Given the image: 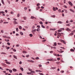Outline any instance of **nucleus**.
<instances>
[{
	"label": "nucleus",
	"instance_id": "obj_51",
	"mask_svg": "<svg viewBox=\"0 0 75 75\" xmlns=\"http://www.w3.org/2000/svg\"><path fill=\"white\" fill-rule=\"evenodd\" d=\"M13 20H14V21H16L17 20V19H15V18H13Z\"/></svg>",
	"mask_w": 75,
	"mask_h": 75
},
{
	"label": "nucleus",
	"instance_id": "obj_13",
	"mask_svg": "<svg viewBox=\"0 0 75 75\" xmlns=\"http://www.w3.org/2000/svg\"><path fill=\"white\" fill-rule=\"evenodd\" d=\"M6 64H10V62H6Z\"/></svg>",
	"mask_w": 75,
	"mask_h": 75
},
{
	"label": "nucleus",
	"instance_id": "obj_22",
	"mask_svg": "<svg viewBox=\"0 0 75 75\" xmlns=\"http://www.w3.org/2000/svg\"><path fill=\"white\" fill-rule=\"evenodd\" d=\"M9 40L8 39L7 40V39H6L5 40V41H6L7 42H9Z\"/></svg>",
	"mask_w": 75,
	"mask_h": 75
},
{
	"label": "nucleus",
	"instance_id": "obj_23",
	"mask_svg": "<svg viewBox=\"0 0 75 75\" xmlns=\"http://www.w3.org/2000/svg\"><path fill=\"white\" fill-rule=\"evenodd\" d=\"M70 51H73V52H74V49H71L70 50Z\"/></svg>",
	"mask_w": 75,
	"mask_h": 75
},
{
	"label": "nucleus",
	"instance_id": "obj_29",
	"mask_svg": "<svg viewBox=\"0 0 75 75\" xmlns=\"http://www.w3.org/2000/svg\"><path fill=\"white\" fill-rule=\"evenodd\" d=\"M41 26H42V28H45V27L43 25H41Z\"/></svg>",
	"mask_w": 75,
	"mask_h": 75
},
{
	"label": "nucleus",
	"instance_id": "obj_57",
	"mask_svg": "<svg viewBox=\"0 0 75 75\" xmlns=\"http://www.w3.org/2000/svg\"><path fill=\"white\" fill-rule=\"evenodd\" d=\"M19 64H22V62L21 61L19 63Z\"/></svg>",
	"mask_w": 75,
	"mask_h": 75
},
{
	"label": "nucleus",
	"instance_id": "obj_21",
	"mask_svg": "<svg viewBox=\"0 0 75 75\" xmlns=\"http://www.w3.org/2000/svg\"><path fill=\"white\" fill-rule=\"evenodd\" d=\"M27 74H28V75H31V72H28L27 73Z\"/></svg>",
	"mask_w": 75,
	"mask_h": 75
},
{
	"label": "nucleus",
	"instance_id": "obj_39",
	"mask_svg": "<svg viewBox=\"0 0 75 75\" xmlns=\"http://www.w3.org/2000/svg\"><path fill=\"white\" fill-rule=\"evenodd\" d=\"M39 5H40V4L39 3L37 4V6H39Z\"/></svg>",
	"mask_w": 75,
	"mask_h": 75
},
{
	"label": "nucleus",
	"instance_id": "obj_49",
	"mask_svg": "<svg viewBox=\"0 0 75 75\" xmlns=\"http://www.w3.org/2000/svg\"><path fill=\"white\" fill-rule=\"evenodd\" d=\"M58 32H61L62 31V30H58Z\"/></svg>",
	"mask_w": 75,
	"mask_h": 75
},
{
	"label": "nucleus",
	"instance_id": "obj_26",
	"mask_svg": "<svg viewBox=\"0 0 75 75\" xmlns=\"http://www.w3.org/2000/svg\"><path fill=\"white\" fill-rule=\"evenodd\" d=\"M20 69H21L22 71H23V67L21 68Z\"/></svg>",
	"mask_w": 75,
	"mask_h": 75
},
{
	"label": "nucleus",
	"instance_id": "obj_6",
	"mask_svg": "<svg viewBox=\"0 0 75 75\" xmlns=\"http://www.w3.org/2000/svg\"><path fill=\"white\" fill-rule=\"evenodd\" d=\"M31 18L32 19H33L34 18H35V19H36V18L34 17L33 16H32L31 17Z\"/></svg>",
	"mask_w": 75,
	"mask_h": 75
},
{
	"label": "nucleus",
	"instance_id": "obj_45",
	"mask_svg": "<svg viewBox=\"0 0 75 75\" xmlns=\"http://www.w3.org/2000/svg\"><path fill=\"white\" fill-rule=\"evenodd\" d=\"M51 68V69H55V68H56L55 67H53Z\"/></svg>",
	"mask_w": 75,
	"mask_h": 75
},
{
	"label": "nucleus",
	"instance_id": "obj_41",
	"mask_svg": "<svg viewBox=\"0 0 75 75\" xmlns=\"http://www.w3.org/2000/svg\"><path fill=\"white\" fill-rule=\"evenodd\" d=\"M1 33H4V31H3V30H1Z\"/></svg>",
	"mask_w": 75,
	"mask_h": 75
},
{
	"label": "nucleus",
	"instance_id": "obj_19",
	"mask_svg": "<svg viewBox=\"0 0 75 75\" xmlns=\"http://www.w3.org/2000/svg\"><path fill=\"white\" fill-rule=\"evenodd\" d=\"M54 46H56V45H57V43H56V42H54Z\"/></svg>",
	"mask_w": 75,
	"mask_h": 75
},
{
	"label": "nucleus",
	"instance_id": "obj_4",
	"mask_svg": "<svg viewBox=\"0 0 75 75\" xmlns=\"http://www.w3.org/2000/svg\"><path fill=\"white\" fill-rule=\"evenodd\" d=\"M36 29H33L32 31V33H34V32H35L36 31Z\"/></svg>",
	"mask_w": 75,
	"mask_h": 75
},
{
	"label": "nucleus",
	"instance_id": "obj_30",
	"mask_svg": "<svg viewBox=\"0 0 75 75\" xmlns=\"http://www.w3.org/2000/svg\"><path fill=\"white\" fill-rule=\"evenodd\" d=\"M57 44L58 45H62V44H61V43H57Z\"/></svg>",
	"mask_w": 75,
	"mask_h": 75
},
{
	"label": "nucleus",
	"instance_id": "obj_12",
	"mask_svg": "<svg viewBox=\"0 0 75 75\" xmlns=\"http://www.w3.org/2000/svg\"><path fill=\"white\" fill-rule=\"evenodd\" d=\"M36 31L38 32L40 31V29L39 28H38L37 29Z\"/></svg>",
	"mask_w": 75,
	"mask_h": 75
},
{
	"label": "nucleus",
	"instance_id": "obj_48",
	"mask_svg": "<svg viewBox=\"0 0 75 75\" xmlns=\"http://www.w3.org/2000/svg\"><path fill=\"white\" fill-rule=\"evenodd\" d=\"M1 54H6V53H4V52H2L1 53Z\"/></svg>",
	"mask_w": 75,
	"mask_h": 75
},
{
	"label": "nucleus",
	"instance_id": "obj_7",
	"mask_svg": "<svg viewBox=\"0 0 75 75\" xmlns=\"http://www.w3.org/2000/svg\"><path fill=\"white\" fill-rule=\"evenodd\" d=\"M12 70L13 72H16L17 71V69H12Z\"/></svg>",
	"mask_w": 75,
	"mask_h": 75
},
{
	"label": "nucleus",
	"instance_id": "obj_52",
	"mask_svg": "<svg viewBox=\"0 0 75 75\" xmlns=\"http://www.w3.org/2000/svg\"><path fill=\"white\" fill-rule=\"evenodd\" d=\"M64 11H65L66 13H67V10H65V9H64Z\"/></svg>",
	"mask_w": 75,
	"mask_h": 75
},
{
	"label": "nucleus",
	"instance_id": "obj_33",
	"mask_svg": "<svg viewBox=\"0 0 75 75\" xmlns=\"http://www.w3.org/2000/svg\"><path fill=\"white\" fill-rule=\"evenodd\" d=\"M7 44L8 45H10V43L9 42H7Z\"/></svg>",
	"mask_w": 75,
	"mask_h": 75
},
{
	"label": "nucleus",
	"instance_id": "obj_46",
	"mask_svg": "<svg viewBox=\"0 0 75 75\" xmlns=\"http://www.w3.org/2000/svg\"><path fill=\"white\" fill-rule=\"evenodd\" d=\"M0 69H1V70H3V69L2 67H0Z\"/></svg>",
	"mask_w": 75,
	"mask_h": 75
},
{
	"label": "nucleus",
	"instance_id": "obj_20",
	"mask_svg": "<svg viewBox=\"0 0 75 75\" xmlns=\"http://www.w3.org/2000/svg\"><path fill=\"white\" fill-rule=\"evenodd\" d=\"M20 34L21 35H23V33L21 32H20Z\"/></svg>",
	"mask_w": 75,
	"mask_h": 75
},
{
	"label": "nucleus",
	"instance_id": "obj_9",
	"mask_svg": "<svg viewBox=\"0 0 75 75\" xmlns=\"http://www.w3.org/2000/svg\"><path fill=\"white\" fill-rule=\"evenodd\" d=\"M35 71L36 72H42V71H41L39 70H35Z\"/></svg>",
	"mask_w": 75,
	"mask_h": 75
},
{
	"label": "nucleus",
	"instance_id": "obj_10",
	"mask_svg": "<svg viewBox=\"0 0 75 75\" xmlns=\"http://www.w3.org/2000/svg\"><path fill=\"white\" fill-rule=\"evenodd\" d=\"M70 11H72V12H73V13H74L75 11H74L73 10L71 9H70Z\"/></svg>",
	"mask_w": 75,
	"mask_h": 75
},
{
	"label": "nucleus",
	"instance_id": "obj_11",
	"mask_svg": "<svg viewBox=\"0 0 75 75\" xmlns=\"http://www.w3.org/2000/svg\"><path fill=\"white\" fill-rule=\"evenodd\" d=\"M53 10L54 11H56V9L54 7H53Z\"/></svg>",
	"mask_w": 75,
	"mask_h": 75
},
{
	"label": "nucleus",
	"instance_id": "obj_53",
	"mask_svg": "<svg viewBox=\"0 0 75 75\" xmlns=\"http://www.w3.org/2000/svg\"><path fill=\"white\" fill-rule=\"evenodd\" d=\"M32 28H33V29H34L35 28V26H33V27H32Z\"/></svg>",
	"mask_w": 75,
	"mask_h": 75
},
{
	"label": "nucleus",
	"instance_id": "obj_16",
	"mask_svg": "<svg viewBox=\"0 0 75 75\" xmlns=\"http://www.w3.org/2000/svg\"><path fill=\"white\" fill-rule=\"evenodd\" d=\"M64 51H58L59 52H60V53H62V52H64Z\"/></svg>",
	"mask_w": 75,
	"mask_h": 75
},
{
	"label": "nucleus",
	"instance_id": "obj_1",
	"mask_svg": "<svg viewBox=\"0 0 75 75\" xmlns=\"http://www.w3.org/2000/svg\"><path fill=\"white\" fill-rule=\"evenodd\" d=\"M68 3L69 5L71 6H73V4H72V3H71V1H69Z\"/></svg>",
	"mask_w": 75,
	"mask_h": 75
},
{
	"label": "nucleus",
	"instance_id": "obj_34",
	"mask_svg": "<svg viewBox=\"0 0 75 75\" xmlns=\"http://www.w3.org/2000/svg\"><path fill=\"white\" fill-rule=\"evenodd\" d=\"M64 41V40H60V41H61L62 42H63Z\"/></svg>",
	"mask_w": 75,
	"mask_h": 75
},
{
	"label": "nucleus",
	"instance_id": "obj_28",
	"mask_svg": "<svg viewBox=\"0 0 75 75\" xmlns=\"http://www.w3.org/2000/svg\"><path fill=\"white\" fill-rule=\"evenodd\" d=\"M70 35H74V33H70L69 34Z\"/></svg>",
	"mask_w": 75,
	"mask_h": 75
},
{
	"label": "nucleus",
	"instance_id": "obj_61",
	"mask_svg": "<svg viewBox=\"0 0 75 75\" xmlns=\"http://www.w3.org/2000/svg\"><path fill=\"white\" fill-rule=\"evenodd\" d=\"M60 48H62V49H64V50H65V48H64V47H61Z\"/></svg>",
	"mask_w": 75,
	"mask_h": 75
},
{
	"label": "nucleus",
	"instance_id": "obj_31",
	"mask_svg": "<svg viewBox=\"0 0 75 75\" xmlns=\"http://www.w3.org/2000/svg\"><path fill=\"white\" fill-rule=\"evenodd\" d=\"M19 29H22V27H21V26H19Z\"/></svg>",
	"mask_w": 75,
	"mask_h": 75
},
{
	"label": "nucleus",
	"instance_id": "obj_64",
	"mask_svg": "<svg viewBox=\"0 0 75 75\" xmlns=\"http://www.w3.org/2000/svg\"><path fill=\"white\" fill-rule=\"evenodd\" d=\"M6 49H10V47H8L6 48Z\"/></svg>",
	"mask_w": 75,
	"mask_h": 75
},
{
	"label": "nucleus",
	"instance_id": "obj_36",
	"mask_svg": "<svg viewBox=\"0 0 75 75\" xmlns=\"http://www.w3.org/2000/svg\"><path fill=\"white\" fill-rule=\"evenodd\" d=\"M39 23H40V24H43L42 22V21L40 22Z\"/></svg>",
	"mask_w": 75,
	"mask_h": 75
},
{
	"label": "nucleus",
	"instance_id": "obj_32",
	"mask_svg": "<svg viewBox=\"0 0 75 75\" xmlns=\"http://www.w3.org/2000/svg\"><path fill=\"white\" fill-rule=\"evenodd\" d=\"M9 71L10 72V73H12V70L9 69Z\"/></svg>",
	"mask_w": 75,
	"mask_h": 75
},
{
	"label": "nucleus",
	"instance_id": "obj_5",
	"mask_svg": "<svg viewBox=\"0 0 75 75\" xmlns=\"http://www.w3.org/2000/svg\"><path fill=\"white\" fill-rule=\"evenodd\" d=\"M67 31H71V30L69 29V28H67L66 29Z\"/></svg>",
	"mask_w": 75,
	"mask_h": 75
},
{
	"label": "nucleus",
	"instance_id": "obj_43",
	"mask_svg": "<svg viewBox=\"0 0 75 75\" xmlns=\"http://www.w3.org/2000/svg\"><path fill=\"white\" fill-rule=\"evenodd\" d=\"M58 12L59 13H61V9H59L58 10Z\"/></svg>",
	"mask_w": 75,
	"mask_h": 75
},
{
	"label": "nucleus",
	"instance_id": "obj_56",
	"mask_svg": "<svg viewBox=\"0 0 75 75\" xmlns=\"http://www.w3.org/2000/svg\"><path fill=\"white\" fill-rule=\"evenodd\" d=\"M39 67H42V65H41V64H39Z\"/></svg>",
	"mask_w": 75,
	"mask_h": 75
},
{
	"label": "nucleus",
	"instance_id": "obj_54",
	"mask_svg": "<svg viewBox=\"0 0 75 75\" xmlns=\"http://www.w3.org/2000/svg\"><path fill=\"white\" fill-rule=\"evenodd\" d=\"M39 74L40 75H44V74H42V73H39Z\"/></svg>",
	"mask_w": 75,
	"mask_h": 75
},
{
	"label": "nucleus",
	"instance_id": "obj_59",
	"mask_svg": "<svg viewBox=\"0 0 75 75\" xmlns=\"http://www.w3.org/2000/svg\"><path fill=\"white\" fill-rule=\"evenodd\" d=\"M16 36H18L19 35L18 33H17L16 34Z\"/></svg>",
	"mask_w": 75,
	"mask_h": 75
},
{
	"label": "nucleus",
	"instance_id": "obj_40",
	"mask_svg": "<svg viewBox=\"0 0 75 75\" xmlns=\"http://www.w3.org/2000/svg\"><path fill=\"white\" fill-rule=\"evenodd\" d=\"M64 7L65 8H67V6L65 5H64Z\"/></svg>",
	"mask_w": 75,
	"mask_h": 75
},
{
	"label": "nucleus",
	"instance_id": "obj_17",
	"mask_svg": "<svg viewBox=\"0 0 75 75\" xmlns=\"http://www.w3.org/2000/svg\"><path fill=\"white\" fill-rule=\"evenodd\" d=\"M1 1L3 4H4V1H3V0H1Z\"/></svg>",
	"mask_w": 75,
	"mask_h": 75
},
{
	"label": "nucleus",
	"instance_id": "obj_44",
	"mask_svg": "<svg viewBox=\"0 0 75 75\" xmlns=\"http://www.w3.org/2000/svg\"><path fill=\"white\" fill-rule=\"evenodd\" d=\"M29 35L30 37H33V34H30Z\"/></svg>",
	"mask_w": 75,
	"mask_h": 75
},
{
	"label": "nucleus",
	"instance_id": "obj_8",
	"mask_svg": "<svg viewBox=\"0 0 75 75\" xmlns=\"http://www.w3.org/2000/svg\"><path fill=\"white\" fill-rule=\"evenodd\" d=\"M56 29L55 28H54V29H50V30H51V31H55Z\"/></svg>",
	"mask_w": 75,
	"mask_h": 75
},
{
	"label": "nucleus",
	"instance_id": "obj_55",
	"mask_svg": "<svg viewBox=\"0 0 75 75\" xmlns=\"http://www.w3.org/2000/svg\"><path fill=\"white\" fill-rule=\"evenodd\" d=\"M23 18H24V20H26V19H27V18H26L25 17H23Z\"/></svg>",
	"mask_w": 75,
	"mask_h": 75
},
{
	"label": "nucleus",
	"instance_id": "obj_37",
	"mask_svg": "<svg viewBox=\"0 0 75 75\" xmlns=\"http://www.w3.org/2000/svg\"><path fill=\"white\" fill-rule=\"evenodd\" d=\"M16 31H17V32H18V28H16Z\"/></svg>",
	"mask_w": 75,
	"mask_h": 75
},
{
	"label": "nucleus",
	"instance_id": "obj_35",
	"mask_svg": "<svg viewBox=\"0 0 75 75\" xmlns=\"http://www.w3.org/2000/svg\"><path fill=\"white\" fill-rule=\"evenodd\" d=\"M31 72H32V73H35V71H31Z\"/></svg>",
	"mask_w": 75,
	"mask_h": 75
},
{
	"label": "nucleus",
	"instance_id": "obj_2",
	"mask_svg": "<svg viewBox=\"0 0 75 75\" xmlns=\"http://www.w3.org/2000/svg\"><path fill=\"white\" fill-rule=\"evenodd\" d=\"M13 23L14 24H18V23L17 22H16V21H13Z\"/></svg>",
	"mask_w": 75,
	"mask_h": 75
},
{
	"label": "nucleus",
	"instance_id": "obj_18",
	"mask_svg": "<svg viewBox=\"0 0 75 75\" xmlns=\"http://www.w3.org/2000/svg\"><path fill=\"white\" fill-rule=\"evenodd\" d=\"M1 14L2 13V14H4L5 13V12H3V11H0Z\"/></svg>",
	"mask_w": 75,
	"mask_h": 75
},
{
	"label": "nucleus",
	"instance_id": "obj_27",
	"mask_svg": "<svg viewBox=\"0 0 75 75\" xmlns=\"http://www.w3.org/2000/svg\"><path fill=\"white\" fill-rule=\"evenodd\" d=\"M4 24H8V22H3Z\"/></svg>",
	"mask_w": 75,
	"mask_h": 75
},
{
	"label": "nucleus",
	"instance_id": "obj_24",
	"mask_svg": "<svg viewBox=\"0 0 75 75\" xmlns=\"http://www.w3.org/2000/svg\"><path fill=\"white\" fill-rule=\"evenodd\" d=\"M23 53H24L25 54H26L27 53V52L24 51H23Z\"/></svg>",
	"mask_w": 75,
	"mask_h": 75
},
{
	"label": "nucleus",
	"instance_id": "obj_50",
	"mask_svg": "<svg viewBox=\"0 0 75 75\" xmlns=\"http://www.w3.org/2000/svg\"><path fill=\"white\" fill-rule=\"evenodd\" d=\"M36 59H39V57H37L35 58Z\"/></svg>",
	"mask_w": 75,
	"mask_h": 75
},
{
	"label": "nucleus",
	"instance_id": "obj_62",
	"mask_svg": "<svg viewBox=\"0 0 75 75\" xmlns=\"http://www.w3.org/2000/svg\"><path fill=\"white\" fill-rule=\"evenodd\" d=\"M52 17H55V16L53 15V16H52Z\"/></svg>",
	"mask_w": 75,
	"mask_h": 75
},
{
	"label": "nucleus",
	"instance_id": "obj_42",
	"mask_svg": "<svg viewBox=\"0 0 75 75\" xmlns=\"http://www.w3.org/2000/svg\"><path fill=\"white\" fill-rule=\"evenodd\" d=\"M60 30H64V28H61Z\"/></svg>",
	"mask_w": 75,
	"mask_h": 75
},
{
	"label": "nucleus",
	"instance_id": "obj_38",
	"mask_svg": "<svg viewBox=\"0 0 75 75\" xmlns=\"http://www.w3.org/2000/svg\"><path fill=\"white\" fill-rule=\"evenodd\" d=\"M41 20H42V21H45V20L44 19H42V18H41Z\"/></svg>",
	"mask_w": 75,
	"mask_h": 75
},
{
	"label": "nucleus",
	"instance_id": "obj_15",
	"mask_svg": "<svg viewBox=\"0 0 75 75\" xmlns=\"http://www.w3.org/2000/svg\"><path fill=\"white\" fill-rule=\"evenodd\" d=\"M13 57L15 59H17V57H16V56L15 55H14Z\"/></svg>",
	"mask_w": 75,
	"mask_h": 75
},
{
	"label": "nucleus",
	"instance_id": "obj_47",
	"mask_svg": "<svg viewBox=\"0 0 75 75\" xmlns=\"http://www.w3.org/2000/svg\"><path fill=\"white\" fill-rule=\"evenodd\" d=\"M17 17H20V14H19V13L18 14Z\"/></svg>",
	"mask_w": 75,
	"mask_h": 75
},
{
	"label": "nucleus",
	"instance_id": "obj_63",
	"mask_svg": "<svg viewBox=\"0 0 75 75\" xmlns=\"http://www.w3.org/2000/svg\"><path fill=\"white\" fill-rule=\"evenodd\" d=\"M59 63H60V62H56V63L57 64H59Z\"/></svg>",
	"mask_w": 75,
	"mask_h": 75
},
{
	"label": "nucleus",
	"instance_id": "obj_3",
	"mask_svg": "<svg viewBox=\"0 0 75 75\" xmlns=\"http://www.w3.org/2000/svg\"><path fill=\"white\" fill-rule=\"evenodd\" d=\"M57 35H58V36L59 37H61V36H62L61 34V33H58L57 34Z\"/></svg>",
	"mask_w": 75,
	"mask_h": 75
},
{
	"label": "nucleus",
	"instance_id": "obj_25",
	"mask_svg": "<svg viewBox=\"0 0 75 75\" xmlns=\"http://www.w3.org/2000/svg\"><path fill=\"white\" fill-rule=\"evenodd\" d=\"M47 61H52V59H48L47 60Z\"/></svg>",
	"mask_w": 75,
	"mask_h": 75
},
{
	"label": "nucleus",
	"instance_id": "obj_60",
	"mask_svg": "<svg viewBox=\"0 0 75 75\" xmlns=\"http://www.w3.org/2000/svg\"><path fill=\"white\" fill-rule=\"evenodd\" d=\"M11 14H14V12H13L12 11L11 12Z\"/></svg>",
	"mask_w": 75,
	"mask_h": 75
},
{
	"label": "nucleus",
	"instance_id": "obj_14",
	"mask_svg": "<svg viewBox=\"0 0 75 75\" xmlns=\"http://www.w3.org/2000/svg\"><path fill=\"white\" fill-rule=\"evenodd\" d=\"M58 23H59V24H62L63 23L61 21H59L58 22Z\"/></svg>",
	"mask_w": 75,
	"mask_h": 75
},
{
	"label": "nucleus",
	"instance_id": "obj_58",
	"mask_svg": "<svg viewBox=\"0 0 75 75\" xmlns=\"http://www.w3.org/2000/svg\"><path fill=\"white\" fill-rule=\"evenodd\" d=\"M30 62H34L33 60H30Z\"/></svg>",
	"mask_w": 75,
	"mask_h": 75
}]
</instances>
